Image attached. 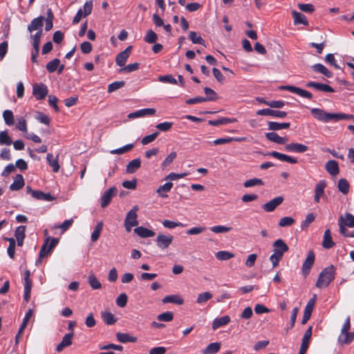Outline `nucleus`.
Instances as JSON below:
<instances>
[{
  "mask_svg": "<svg viewBox=\"0 0 354 354\" xmlns=\"http://www.w3.org/2000/svg\"><path fill=\"white\" fill-rule=\"evenodd\" d=\"M48 88L43 84H35L33 85L32 94L38 100H44L48 94Z\"/></svg>",
  "mask_w": 354,
  "mask_h": 354,
  "instance_id": "obj_8",
  "label": "nucleus"
},
{
  "mask_svg": "<svg viewBox=\"0 0 354 354\" xmlns=\"http://www.w3.org/2000/svg\"><path fill=\"white\" fill-rule=\"evenodd\" d=\"M306 86L308 87V88H313L316 91H322L324 93H334L335 92L334 88H332L330 86L326 84L317 82H313V81L308 82L306 84Z\"/></svg>",
  "mask_w": 354,
  "mask_h": 354,
  "instance_id": "obj_10",
  "label": "nucleus"
},
{
  "mask_svg": "<svg viewBox=\"0 0 354 354\" xmlns=\"http://www.w3.org/2000/svg\"><path fill=\"white\" fill-rule=\"evenodd\" d=\"M354 339V333L349 332V330L346 333H341V335L338 337V342L341 345L349 344Z\"/></svg>",
  "mask_w": 354,
  "mask_h": 354,
  "instance_id": "obj_33",
  "label": "nucleus"
},
{
  "mask_svg": "<svg viewBox=\"0 0 354 354\" xmlns=\"http://www.w3.org/2000/svg\"><path fill=\"white\" fill-rule=\"evenodd\" d=\"M156 110L153 108H147L138 110L135 112L130 113L128 115V118L129 119H135L137 118L145 117L147 115H155Z\"/></svg>",
  "mask_w": 354,
  "mask_h": 354,
  "instance_id": "obj_17",
  "label": "nucleus"
},
{
  "mask_svg": "<svg viewBox=\"0 0 354 354\" xmlns=\"http://www.w3.org/2000/svg\"><path fill=\"white\" fill-rule=\"evenodd\" d=\"M312 69L316 73H321L326 77H331L333 73L322 64H315L312 66Z\"/></svg>",
  "mask_w": 354,
  "mask_h": 354,
  "instance_id": "obj_34",
  "label": "nucleus"
},
{
  "mask_svg": "<svg viewBox=\"0 0 354 354\" xmlns=\"http://www.w3.org/2000/svg\"><path fill=\"white\" fill-rule=\"evenodd\" d=\"M124 85H125L124 81L114 82L108 86V92L112 93V92L123 87Z\"/></svg>",
  "mask_w": 354,
  "mask_h": 354,
  "instance_id": "obj_59",
  "label": "nucleus"
},
{
  "mask_svg": "<svg viewBox=\"0 0 354 354\" xmlns=\"http://www.w3.org/2000/svg\"><path fill=\"white\" fill-rule=\"evenodd\" d=\"M338 190L343 194H347L349 192L350 185L345 178H341L337 183Z\"/></svg>",
  "mask_w": 354,
  "mask_h": 354,
  "instance_id": "obj_43",
  "label": "nucleus"
},
{
  "mask_svg": "<svg viewBox=\"0 0 354 354\" xmlns=\"http://www.w3.org/2000/svg\"><path fill=\"white\" fill-rule=\"evenodd\" d=\"M335 245L332 239L330 231L329 229L325 230L324 234V240L322 242V247L325 249H330Z\"/></svg>",
  "mask_w": 354,
  "mask_h": 354,
  "instance_id": "obj_27",
  "label": "nucleus"
},
{
  "mask_svg": "<svg viewBox=\"0 0 354 354\" xmlns=\"http://www.w3.org/2000/svg\"><path fill=\"white\" fill-rule=\"evenodd\" d=\"M177 153L175 151L171 152L167 157L162 161L161 164V167L162 169H165L176 158Z\"/></svg>",
  "mask_w": 354,
  "mask_h": 354,
  "instance_id": "obj_55",
  "label": "nucleus"
},
{
  "mask_svg": "<svg viewBox=\"0 0 354 354\" xmlns=\"http://www.w3.org/2000/svg\"><path fill=\"white\" fill-rule=\"evenodd\" d=\"M42 36V30H38L35 35H31L30 38L32 40L33 48H39L40 39Z\"/></svg>",
  "mask_w": 354,
  "mask_h": 354,
  "instance_id": "obj_54",
  "label": "nucleus"
},
{
  "mask_svg": "<svg viewBox=\"0 0 354 354\" xmlns=\"http://www.w3.org/2000/svg\"><path fill=\"white\" fill-rule=\"evenodd\" d=\"M133 147H134L133 144H128V145L123 146L122 147L111 150V151H110V153L111 154H119V155L123 154L124 153H127V152L131 151L133 148Z\"/></svg>",
  "mask_w": 354,
  "mask_h": 354,
  "instance_id": "obj_51",
  "label": "nucleus"
},
{
  "mask_svg": "<svg viewBox=\"0 0 354 354\" xmlns=\"http://www.w3.org/2000/svg\"><path fill=\"white\" fill-rule=\"evenodd\" d=\"M157 319L160 322H171L174 319V313L171 311H167L158 315Z\"/></svg>",
  "mask_w": 354,
  "mask_h": 354,
  "instance_id": "obj_58",
  "label": "nucleus"
},
{
  "mask_svg": "<svg viewBox=\"0 0 354 354\" xmlns=\"http://www.w3.org/2000/svg\"><path fill=\"white\" fill-rule=\"evenodd\" d=\"M335 268L330 265L325 268L319 274L316 282L317 288L327 287L335 279Z\"/></svg>",
  "mask_w": 354,
  "mask_h": 354,
  "instance_id": "obj_2",
  "label": "nucleus"
},
{
  "mask_svg": "<svg viewBox=\"0 0 354 354\" xmlns=\"http://www.w3.org/2000/svg\"><path fill=\"white\" fill-rule=\"evenodd\" d=\"M263 184V181L261 178H254L245 180L243 183V186L245 188H248L254 186H262Z\"/></svg>",
  "mask_w": 354,
  "mask_h": 354,
  "instance_id": "obj_47",
  "label": "nucleus"
},
{
  "mask_svg": "<svg viewBox=\"0 0 354 354\" xmlns=\"http://www.w3.org/2000/svg\"><path fill=\"white\" fill-rule=\"evenodd\" d=\"M139 210L138 205H134L132 209L127 214L124 221L130 223L131 225H138V221L137 220V212Z\"/></svg>",
  "mask_w": 354,
  "mask_h": 354,
  "instance_id": "obj_20",
  "label": "nucleus"
},
{
  "mask_svg": "<svg viewBox=\"0 0 354 354\" xmlns=\"http://www.w3.org/2000/svg\"><path fill=\"white\" fill-rule=\"evenodd\" d=\"M59 242L58 239L51 238L48 236L46 239L39 251V259L37 262H41V259L47 257L53 250V249L57 245Z\"/></svg>",
  "mask_w": 354,
  "mask_h": 354,
  "instance_id": "obj_4",
  "label": "nucleus"
},
{
  "mask_svg": "<svg viewBox=\"0 0 354 354\" xmlns=\"http://www.w3.org/2000/svg\"><path fill=\"white\" fill-rule=\"evenodd\" d=\"M346 227H354V216L350 213H346L344 218L342 216L339 218V232L344 236L354 237V232L347 234Z\"/></svg>",
  "mask_w": 354,
  "mask_h": 354,
  "instance_id": "obj_3",
  "label": "nucleus"
},
{
  "mask_svg": "<svg viewBox=\"0 0 354 354\" xmlns=\"http://www.w3.org/2000/svg\"><path fill=\"white\" fill-rule=\"evenodd\" d=\"M46 160L49 165L52 167L53 171L54 172H58L60 167L58 162V156L55 158L52 153H48Z\"/></svg>",
  "mask_w": 354,
  "mask_h": 354,
  "instance_id": "obj_39",
  "label": "nucleus"
},
{
  "mask_svg": "<svg viewBox=\"0 0 354 354\" xmlns=\"http://www.w3.org/2000/svg\"><path fill=\"white\" fill-rule=\"evenodd\" d=\"M45 20L44 17L39 16L37 18L33 19L30 24L28 26V30L30 32H32L36 30H42V26L44 25V21Z\"/></svg>",
  "mask_w": 354,
  "mask_h": 354,
  "instance_id": "obj_21",
  "label": "nucleus"
},
{
  "mask_svg": "<svg viewBox=\"0 0 354 354\" xmlns=\"http://www.w3.org/2000/svg\"><path fill=\"white\" fill-rule=\"evenodd\" d=\"M230 322V317L228 315H225L221 317L215 318L212 322V328L214 330L220 327L225 326Z\"/></svg>",
  "mask_w": 354,
  "mask_h": 354,
  "instance_id": "obj_32",
  "label": "nucleus"
},
{
  "mask_svg": "<svg viewBox=\"0 0 354 354\" xmlns=\"http://www.w3.org/2000/svg\"><path fill=\"white\" fill-rule=\"evenodd\" d=\"M133 231L138 236L142 238L152 237L155 235V232L153 230L142 226L137 227Z\"/></svg>",
  "mask_w": 354,
  "mask_h": 354,
  "instance_id": "obj_28",
  "label": "nucleus"
},
{
  "mask_svg": "<svg viewBox=\"0 0 354 354\" xmlns=\"http://www.w3.org/2000/svg\"><path fill=\"white\" fill-rule=\"evenodd\" d=\"M216 258L220 261H226L234 257V254L227 251H219L215 254Z\"/></svg>",
  "mask_w": 354,
  "mask_h": 354,
  "instance_id": "obj_52",
  "label": "nucleus"
},
{
  "mask_svg": "<svg viewBox=\"0 0 354 354\" xmlns=\"http://www.w3.org/2000/svg\"><path fill=\"white\" fill-rule=\"evenodd\" d=\"M292 15L294 19V24L295 25H297V24H303L304 26L308 25V21L307 20L306 17L304 15H303L296 10H292Z\"/></svg>",
  "mask_w": 354,
  "mask_h": 354,
  "instance_id": "obj_29",
  "label": "nucleus"
},
{
  "mask_svg": "<svg viewBox=\"0 0 354 354\" xmlns=\"http://www.w3.org/2000/svg\"><path fill=\"white\" fill-rule=\"evenodd\" d=\"M32 197L37 200L45 201H53L55 199L50 193H44L40 190L32 192Z\"/></svg>",
  "mask_w": 354,
  "mask_h": 354,
  "instance_id": "obj_31",
  "label": "nucleus"
},
{
  "mask_svg": "<svg viewBox=\"0 0 354 354\" xmlns=\"http://www.w3.org/2000/svg\"><path fill=\"white\" fill-rule=\"evenodd\" d=\"M315 259V253L313 250H310L308 252V255L302 265L301 273L304 277H306L311 270L312 266L314 264Z\"/></svg>",
  "mask_w": 354,
  "mask_h": 354,
  "instance_id": "obj_7",
  "label": "nucleus"
},
{
  "mask_svg": "<svg viewBox=\"0 0 354 354\" xmlns=\"http://www.w3.org/2000/svg\"><path fill=\"white\" fill-rule=\"evenodd\" d=\"M257 114L259 115L272 116L280 118H283L287 116V113L285 111L273 110L270 109H260L257 111Z\"/></svg>",
  "mask_w": 354,
  "mask_h": 354,
  "instance_id": "obj_12",
  "label": "nucleus"
},
{
  "mask_svg": "<svg viewBox=\"0 0 354 354\" xmlns=\"http://www.w3.org/2000/svg\"><path fill=\"white\" fill-rule=\"evenodd\" d=\"M312 330H313V327L310 326L306 330V332L303 336V338H302V342H301V346L299 348V354H305L306 353V352L308 348V344H309L310 337L312 336Z\"/></svg>",
  "mask_w": 354,
  "mask_h": 354,
  "instance_id": "obj_15",
  "label": "nucleus"
},
{
  "mask_svg": "<svg viewBox=\"0 0 354 354\" xmlns=\"http://www.w3.org/2000/svg\"><path fill=\"white\" fill-rule=\"evenodd\" d=\"M162 302L163 304L171 303L181 305L183 304V299L178 295H171L165 297L162 299Z\"/></svg>",
  "mask_w": 354,
  "mask_h": 354,
  "instance_id": "obj_38",
  "label": "nucleus"
},
{
  "mask_svg": "<svg viewBox=\"0 0 354 354\" xmlns=\"http://www.w3.org/2000/svg\"><path fill=\"white\" fill-rule=\"evenodd\" d=\"M141 165V161L140 158H136L130 161L126 167V171L128 174H133L136 172Z\"/></svg>",
  "mask_w": 354,
  "mask_h": 354,
  "instance_id": "obj_37",
  "label": "nucleus"
},
{
  "mask_svg": "<svg viewBox=\"0 0 354 354\" xmlns=\"http://www.w3.org/2000/svg\"><path fill=\"white\" fill-rule=\"evenodd\" d=\"M118 189L115 187H112L106 190L101 198V207H106L111 201L112 198L116 195Z\"/></svg>",
  "mask_w": 354,
  "mask_h": 354,
  "instance_id": "obj_11",
  "label": "nucleus"
},
{
  "mask_svg": "<svg viewBox=\"0 0 354 354\" xmlns=\"http://www.w3.org/2000/svg\"><path fill=\"white\" fill-rule=\"evenodd\" d=\"M310 113L317 120L327 122L328 113H326L324 110L318 108H313L310 110Z\"/></svg>",
  "mask_w": 354,
  "mask_h": 354,
  "instance_id": "obj_26",
  "label": "nucleus"
},
{
  "mask_svg": "<svg viewBox=\"0 0 354 354\" xmlns=\"http://www.w3.org/2000/svg\"><path fill=\"white\" fill-rule=\"evenodd\" d=\"M236 122L235 118H222L218 120H211L208 121V124L211 126H220L224 125L229 123H233Z\"/></svg>",
  "mask_w": 354,
  "mask_h": 354,
  "instance_id": "obj_40",
  "label": "nucleus"
},
{
  "mask_svg": "<svg viewBox=\"0 0 354 354\" xmlns=\"http://www.w3.org/2000/svg\"><path fill=\"white\" fill-rule=\"evenodd\" d=\"M60 64V60L58 58H55L50 61L46 66V70L49 73L55 72Z\"/></svg>",
  "mask_w": 354,
  "mask_h": 354,
  "instance_id": "obj_53",
  "label": "nucleus"
},
{
  "mask_svg": "<svg viewBox=\"0 0 354 354\" xmlns=\"http://www.w3.org/2000/svg\"><path fill=\"white\" fill-rule=\"evenodd\" d=\"M16 128L19 131H21L22 132H24V133L27 132V123H26V120L23 117H21L17 119V123Z\"/></svg>",
  "mask_w": 354,
  "mask_h": 354,
  "instance_id": "obj_63",
  "label": "nucleus"
},
{
  "mask_svg": "<svg viewBox=\"0 0 354 354\" xmlns=\"http://www.w3.org/2000/svg\"><path fill=\"white\" fill-rule=\"evenodd\" d=\"M102 228H103V223H102V221H100L99 223H97L93 232L91 234V239L93 242H95L98 240V239L100 236L101 232L102 230Z\"/></svg>",
  "mask_w": 354,
  "mask_h": 354,
  "instance_id": "obj_45",
  "label": "nucleus"
},
{
  "mask_svg": "<svg viewBox=\"0 0 354 354\" xmlns=\"http://www.w3.org/2000/svg\"><path fill=\"white\" fill-rule=\"evenodd\" d=\"M189 38L194 44H201L203 46L205 45V40L196 32H194V31L189 32Z\"/></svg>",
  "mask_w": 354,
  "mask_h": 354,
  "instance_id": "obj_44",
  "label": "nucleus"
},
{
  "mask_svg": "<svg viewBox=\"0 0 354 354\" xmlns=\"http://www.w3.org/2000/svg\"><path fill=\"white\" fill-rule=\"evenodd\" d=\"M266 156H272L275 158H277L281 161H285L291 164H295L297 162V160L295 158L289 156L288 155L277 152V151H270L268 152Z\"/></svg>",
  "mask_w": 354,
  "mask_h": 354,
  "instance_id": "obj_19",
  "label": "nucleus"
},
{
  "mask_svg": "<svg viewBox=\"0 0 354 354\" xmlns=\"http://www.w3.org/2000/svg\"><path fill=\"white\" fill-rule=\"evenodd\" d=\"M132 50V46H129L127 48H126L124 50L120 52L119 54L117 55L115 57V63L119 66H124L125 65V63L130 56L131 52Z\"/></svg>",
  "mask_w": 354,
  "mask_h": 354,
  "instance_id": "obj_14",
  "label": "nucleus"
},
{
  "mask_svg": "<svg viewBox=\"0 0 354 354\" xmlns=\"http://www.w3.org/2000/svg\"><path fill=\"white\" fill-rule=\"evenodd\" d=\"M102 318L107 325H112L117 321V319L115 317V316L111 313L108 311L102 313Z\"/></svg>",
  "mask_w": 354,
  "mask_h": 354,
  "instance_id": "obj_46",
  "label": "nucleus"
},
{
  "mask_svg": "<svg viewBox=\"0 0 354 354\" xmlns=\"http://www.w3.org/2000/svg\"><path fill=\"white\" fill-rule=\"evenodd\" d=\"M93 6V3L92 0L86 1L83 6L84 10L82 8H80L77 10L75 16L73 19V24H78L83 17L88 16L92 12Z\"/></svg>",
  "mask_w": 354,
  "mask_h": 354,
  "instance_id": "obj_5",
  "label": "nucleus"
},
{
  "mask_svg": "<svg viewBox=\"0 0 354 354\" xmlns=\"http://www.w3.org/2000/svg\"><path fill=\"white\" fill-rule=\"evenodd\" d=\"M298 8L302 12L306 13H313L315 11V7L310 3H298Z\"/></svg>",
  "mask_w": 354,
  "mask_h": 354,
  "instance_id": "obj_60",
  "label": "nucleus"
},
{
  "mask_svg": "<svg viewBox=\"0 0 354 354\" xmlns=\"http://www.w3.org/2000/svg\"><path fill=\"white\" fill-rule=\"evenodd\" d=\"M24 179L21 174H17L14 182L10 185V189L12 191H17L24 186Z\"/></svg>",
  "mask_w": 354,
  "mask_h": 354,
  "instance_id": "obj_30",
  "label": "nucleus"
},
{
  "mask_svg": "<svg viewBox=\"0 0 354 354\" xmlns=\"http://www.w3.org/2000/svg\"><path fill=\"white\" fill-rule=\"evenodd\" d=\"M353 118V115H349L343 113H328L327 122L331 120L339 121L342 120H351Z\"/></svg>",
  "mask_w": 354,
  "mask_h": 354,
  "instance_id": "obj_23",
  "label": "nucleus"
},
{
  "mask_svg": "<svg viewBox=\"0 0 354 354\" xmlns=\"http://www.w3.org/2000/svg\"><path fill=\"white\" fill-rule=\"evenodd\" d=\"M265 136L268 140L279 145L286 144L288 141L287 137H281L275 132L266 133Z\"/></svg>",
  "mask_w": 354,
  "mask_h": 354,
  "instance_id": "obj_24",
  "label": "nucleus"
},
{
  "mask_svg": "<svg viewBox=\"0 0 354 354\" xmlns=\"http://www.w3.org/2000/svg\"><path fill=\"white\" fill-rule=\"evenodd\" d=\"M158 80L161 82L169 83L173 84H177L176 80L171 74L166 75H160L158 77Z\"/></svg>",
  "mask_w": 354,
  "mask_h": 354,
  "instance_id": "obj_62",
  "label": "nucleus"
},
{
  "mask_svg": "<svg viewBox=\"0 0 354 354\" xmlns=\"http://www.w3.org/2000/svg\"><path fill=\"white\" fill-rule=\"evenodd\" d=\"M221 348L220 342H213L208 344V346L203 350V354H216Z\"/></svg>",
  "mask_w": 354,
  "mask_h": 354,
  "instance_id": "obj_41",
  "label": "nucleus"
},
{
  "mask_svg": "<svg viewBox=\"0 0 354 354\" xmlns=\"http://www.w3.org/2000/svg\"><path fill=\"white\" fill-rule=\"evenodd\" d=\"M12 140L8 135V131H3L0 132V145H10Z\"/></svg>",
  "mask_w": 354,
  "mask_h": 354,
  "instance_id": "obj_49",
  "label": "nucleus"
},
{
  "mask_svg": "<svg viewBox=\"0 0 354 354\" xmlns=\"http://www.w3.org/2000/svg\"><path fill=\"white\" fill-rule=\"evenodd\" d=\"M162 225L165 227H167L168 229H173L176 227H185V225L183 224L180 222H174L169 220H164L162 221Z\"/></svg>",
  "mask_w": 354,
  "mask_h": 354,
  "instance_id": "obj_61",
  "label": "nucleus"
},
{
  "mask_svg": "<svg viewBox=\"0 0 354 354\" xmlns=\"http://www.w3.org/2000/svg\"><path fill=\"white\" fill-rule=\"evenodd\" d=\"M279 89L288 91L290 92L296 93L298 95H299L302 97L308 99V100H311L313 98V94L310 92H309L306 90L302 89L299 87L295 86H291V85L281 86L279 87Z\"/></svg>",
  "mask_w": 354,
  "mask_h": 354,
  "instance_id": "obj_6",
  "label": "nucleus"
},
{
  "mask_svg": "<svg viewBox=\"0 0 354 354\" xmlns=\"http://www.w3.org/2000/svg\"><path fill=\"white\" fill-rule=\"evenodd\" d=\"M295 219L290 216H285L280 219L279 225L280 227H287L292 225L295 223Z\"/></svg>",
  "mask_w": 354,
  "mask_h": 354,
  "instance_id": "obj_64",
  "label": "nucleus"
},
{
  "mask_svg": "<svg viewBox=\"0 0 354 354\" xmlns=\"http://www.w3.org/2000/svg\"><path fill=\"white\" fill-rule=\"evenodd\" d=\"M173 187V183L171 182H167L164 185L160 186L157 190L156 192L160 195L162 198H166L168 196L165 194L167 192H169Z\"/></svg>",
  "mask_w": 354,
  "mask_h": 354,
  "instance_id": "obj_42",
  "label": "nucleus"
},
{
  "mask_svg": "<svg viewBox=\"0 0 354 354\" xmlns=\"http://www.w3.org/2000/svg\"><path fill=\"white\" fill-rule=\"evenodd\" d=\"M283 201L282 196H277L269 202L263 205L262 207L266 212H271L274 211L277 206L281 205Z\"/></svg>",
  "mask_w": 354,
  "mask_h": 354,
  "instance_id": "obj_18",
  "label": "nucleus"
},
{
  "mask_svg": "<svg viewBox=\"0 0 354 354\" xmlns=\"http://www.w3.org/2000/svg\"><path fill=\"white\" fill-rule=\"evenodd\" d=\"M116 337L121 343L136 342L137 341L136 337L132 336L129 333H117Z\"/></svg>",
  "mask_w": 354,
  "mask_h": 354,
  "instance_id": "obj_35",
  "label": "nucleus"
},
{
  "mask_svg": "<svg viewBox=\"0 0 354 354\" xmlns=\"http://www.w3.org/2000/svg\"><path fill=\"white\" fill-rule=\"evenodd\" d=\"M315 304V295L314 296L313 298H311L308 301V303L305 307L304 315H303V318L301 320V324H305L310 318Z\"/></svg>",
  "mask_w": 354,
  "mask_h": 354,
  "instance_id": "obj_16",
  "label": "nucleus"
},
{
  "mask_svg": "<svg viewBox=\"0 0 354 354\" xmlns=\"http://www.w3.org/2000/svg\"><path fill=\"white\" fill-rule=\"evenodd\" d=\"M325 169L331 176H336L339 172L338 162L335 160H330L326 162Z\"/></svg>",
  "mask_w": 354,
  "mask_h": 354,
  "instance_id": "obj_25",
  "label": "nucleus"
},
{
  "mask_svg": "<svg viewBox=\"0 0 354 354\" xmlns=\"http://www.w3.org/2000/svg\"><path fill=\"white\" fill-rule=\"evenodd\" d=\"M273 254L270 257L269 260L272 263V268L278 266L279 261L282 259L283 254L289 250L285 241L279 239L272 243Z\"/></svg>",
  "mask_w": 354,
  "mask_h": 354,
  "instance_id": "obj_1",
  "label": "nucleus"
},
{
  "mask_svg": "<svg viewBox=\"0 0 354 354\" xmlns=\"http://www.w3.org/2000/svg\"><path fill=\"white\" fill-rule=\"evenodd\" d=\"M204 93L206 95V101H215L218 97L217 93L209 87H205Z\"/></svg>",
  "mask_w": 354,
  "mask_h": 354,
  "instance_id": "obj_50",
  "label": "nucleus"
},
{
  "mask_svg": "<svg viewBox=\"0 0 354 354\" xmlns=\"http://www.w3.org/2000/svg\"><path fill=\"white\" fill-rule=\"evenodd\" d=\"M285 149L289 152L304 153L308 150V147L301 143L292 142L286 145Z\"/></svg>",
  "mask_w": 354,
  "mask_h": 354,
  "instance_id": "obj_22",
  "label": "nucleus"
},
{
  "mask_svg": "<svg viewBox=\"0 0 354 354\" xmlns=\"http://www.w3.org/2000/svg\"><path fill=\"white\" fill-rule=\"evenodd\" d=\"M268 129L272 131H278L281 129H289L290 127V122L279 123L277 122H268Z\"/></svg>",
  "mask_w": 354,
  "mask_h": 354,
  "instance_id": "obj_36",
  "label": "nucleus"
},
{
  "mask_svg": "<svg viewBox=\"0 0 354 354\" xmlns=\"http://www.w3.org/2000/svg\"><path fill=\"white\" fill-rule=\"evenodd\" d=\"M174 240V236L172 235H166L163 234H159L156 237V245L157 246L162 249L165 250L167 248L170 244L172 243Z\"/></svg>",
  "mask_w": 354,
  "mask_h": 354,
  "instance_id": "obj_9",
  "label": "nucleus"
},
{
  "mask_svg": "<svg viewBox=\"0 0 354 354\" xmlns=\"http://www.w3.org/2000/svg\"><path fill=\"white\" fill-rule=\"evenodd\" d=\"M144 39L149 44H154L158 39V35L153 30H149L147 32Z\"/></svg>",
  "mask_w": 354,
  "mask_h": 354,
  "instance_id": "obj_56",
  "label": "nucleus"
},
{
  "mask_svg": "<svg viewBox=\"0 0 354 354\" xmlns=\"http://www.w3.org/2000/svg\"><path fill=\"white\" fill-rule=\"evenodd\" d=\"M212 297V294L209 292H205L198 295L196 302L198 304H203Z\"/></svg>",
  "mask_w": 354,
  "mask_h": 354,
  "instance_id": "obj_57",
  "label": "nucleus"
},
{
  "mask_svg": "<svg viewBox=\"0 0 354 354\" xmlns=\"http://www.w3.org/2000/svg\"><path fill=\"white\" fill-rule=\"evenodd\" d=\"M327 183L325 180H320L317 184L315 185V196H314V201L315 203H318L320 201V198L322 197H325L324 195V189L326 187Z\"/></svg>",
  "mask_w": 354,
  "mask_h": 354,
  "instance_id": "obj_13",
  "label": "nucleus"
},
{
  "mask_svg": "<svg viewBox=\"0 0 354 354\" xmlns=\"http://www.w3.org/2000/svg\"><path fill=\"white\" fill-rule=\"evenodd\" d=\"M3 118L5 121V123L8 126H12L14 124V115L12 111L10 110H5L3 112Z\"/></svg>",
  "mask_w": 354,
  "mask_h": 354,
  "instance_id": "obj_48",
  "label": "nucleus"
}]
</instances>
